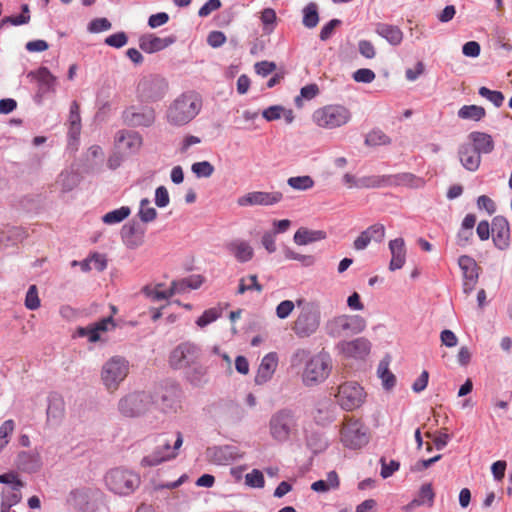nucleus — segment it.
<instances>
[{
  "label": "nucleus",
  "mask_w": 512,
  "mask_h": 512,
  "mask_svg": "<svg viewBox=\"0 0 512 512\" xmlns=\"http://www.w3.org/2000/svg\"><path fill=\"white\" fill-rule=\"evenodd\" d=\"M297 419L289 409H281L275 412L269 420V432L271 437L279 442H287L291 436L297 433Z\"/></svg>",
  "instance_id": "6e6552de"
},
{
  "label": "nucleus",
  "mask_w": 512,
  "mask_h": 512,
  "mask_svg": "<svg viewBox=\"0 0 512 512\" xmlns=\"http://www.w3.org/2000/svg\"><path fill=\"white\" fill-rule=\"evenodd\" d=\"M351 112L340 104H331L321 107L313 112V122L325 129H335L347 124L351 120Z\"/></svg>",
  "instance_id": "0eeeda50"
},
{
  "label": "nucleus",
  "mask_w": 512,
  "mask_h": 512,
  "mask_svg": "<svg viewBox=\"0 0 512 512\" xmlns=\"http://www.w3.org/2000/svg\"><path fill=\"white\" fill-rule=\"evenodd\" d=\"M380 464H381L380 475L383 479H387V478L391 477L400 468V463L398 461L390 460V462L387 463L384 457H382L380 459Z\"/></svg>",
  "instance_id": "4d7b16f0"
},
{
  "label": "nucleus",
  "mask_w": 512,
  "mask_h": 512,
  "mask_svg": "<svg viewBox=\"0 0 512 512\" xmlns=\"http://www.w3.org/2000/svg\"><path fill=\"white\" fill-rule=\"evenodd\" d=\"M337 347L346 358L362 360L369 355L371 342L365 337H359L349 341H341Z\"/></svg>",
  "instance_id": "aec40b11"
},
{
  "label": "nucleus",
  "mask_w": 512,
  "mask_h": 512,
  "mask_svg": "<svg viewBox=\"0 0 512 512\" xmlns=\"http://www.w3.org/2000/svg\"><path fill=\"white\" fill-rule=\"evenodd\" d=\"M129 372V363L120 356H114L109 359L102 367L101 379L105 388L114 392L118 389L121 382L127 377Z\"/></svg>",
  "instance_id": "1a4fd4ad"
},
{
  "label": "nucleus",
  "mask_w": 512,
  "mask_h": 512,
  "mask_svg": "<svg viewBox=\"0 0 512 512\" xmlns=\"http://www.w3.org/2000/svg\"><path fill=\"white\" fill-rule=\"evenodd\" d=\"M185 378L195 387H201L207 382V370L198 360L195 364L184 369Z\"/></svg>",
  "instance_id": "473e14b6"
},
{
  "label": "nucleus",
  "mask_w": 512,
  "mask_h": 512,
  "mask_svg": "<svg viewBox=\"0 0 512 512\" xmlns=\"http://www.w3.org/2000/svg\"><path fill=\"white\" fill-rule=\"evenodd\" d=\"M113 325L112 316L103 318L99 322L91 324L87 327H79L76 330V336L87 337L89 342H96L100 338V332L107 331L108 326Z\"/></svg>",
  "instance_id": "c756f323"
},
{
  "label": "nucleus",
  "mask_w": 512,
  "mask_h": 512,
  "mask_svg": "<svg viewBox=\"0 0 512 512\" xmlns=\"http://www.w3.org/2000/svg\"><path fill=\"white\" fill-rule=\"evenodd\" d=\"M198 178H208L214 173V166L209 161L195 162L191 167Z\"/></svg>",
  "instance_id": "8fccbe9b"
},
{
  "label": "nucleus",
  "mask_w": 512,
  "mask_h": 512,
  "mask_svg": "<svg viewBox=\"0 0 512 512\" xmlns=\"http://www.w3.org/2000/svg\"><path fill=\"white\" fill-rule=\"evenodd\" d=\"M375 32L392 46H399L404 37L403 31L398 26L382 22L376 24Z\"/></svg>",
  "instance_id": "7c9ffc66"
},
{
  "label": "nucleus",
  "mask_w": 512,
  "mask_h": 512,
  "mask_svg": "<svg viewBox=\"0 0 512 512\" xmlns=\"http://www.w3.org/2000/svg\"><path fill=\"white\" fill-rule=\"evenodd\" d=\"M25 307L29 310H36L40 307V299L36 285H31L26 293Z\"/></svg>",
  "instance_id": "6e6d98bb"
},
{
  "label": "nucleus",
  "mask_w": 512,
  "mask_h": 512,
  "mask_svg": "<svg viewBox=\"0 0 512 512\" xmlns=\"http://www.w3.org/2000/svg\"><path fill=\"white\" fill-rule=\"evenodd\" d=\"M161 286L162 285H158L157 287L146 286L143 288V293L154 301H160L170 298L172 296L170 289L161 290Z\"/></svg>",
  "instance_id": "603ef678"
},
{
  "label": "nucleus",
  "mask_w": 512,
  "mask_h": 512,
  "mask_svg": "<svg viewBox=\"0 0 512 512\" xmlns=\"http://www.w3.org/2000/svg\"><path fill=\"white\" fill-rule=\"evenodd\" d=\"M458 264L462 271L463 279L478 280V265L472 257L462 255L458 259Z\"/></svg>",
  "instance_id": "c9c22d12"
},
{
  "label": "nucleus",
  "mask_w": 512,
  "mask_h": 512,
  "mask_svg": "<svg viewBox=\"0 0 512 512\" xmlns=\"http://www.w3.org/2000/svg\"><path fill=\"white\" fill-rule=\"evenodd\" d=\"M336 398L342 409L353 411L364 403L366 392L357 382H345L339 386Z\"/></svg>",
  "instance_id": "4468645a"
},
{
  "label": "nucleus",
  "mask_w": 512,
  "mask_h": 512,
  "mask_svg": "<svg viewBox=\"0 0 512 512\" xmlns=\"http://www.w3.org/2000/svg\"><path fill=\"white\" fill-rule=\"evenodd\" d=\"M302 364L305 365L302 382L306 387H314L323 383L329 377L333 367L329 353L321 351L311 356L309 350L299 348L291 355L290 365L292 368H297Z\"/></svg>",
  "instance_id": "f257e3e1"
},
{
  "label": "nucleus",
  "mask_w": 512,
  "mask_h": 512,
  "mask_svg": "<svg viewBox=\"0 0 512 512\" xmlns=\"http://www.w3.org/2000/svg\"><path fill=\"white\" fill-rule=\"evenodd\" d=\"M146 441L154 446L140 461L141 467H155L174 460L179 455L183 445V435L180 431L159 433L149 436Z\"/></svg>",
  "instance_id": "f03ea898"
},
{
  "label": "nucleus",
  "mask_w": 512,
  "mask_h": 512,
  "mask_svg": "<svg viewBox=\"0 0 512 512\" xmlns=\"http://www.w3.org/2000/svg\"><path fill=\"white\" fill-rule=\"evenodd\" d=\"M152 404L153 399L149 393L132 392L119 400L118 410L125 417H139L147 412Z\"/></svg>",
  "instance_id": "9b49d317"
},
{
  "label": "nucleus",
  "mask_w": 512,
  "mask_h": 512,
  "mask_svg": "<svg viewBox=\"0 0 512 512\" xmlns=\"http://www.w3.org/2000/svg\"><path fill=\"white\" fill-rule=\"evenodd\" d=\"M138 215L140 220L144 223H149L156 219L157 211L150 205V200L148 198H143L140 201Z\"/></svg>",
  "instance_id": "a18cd8bd"
},
{
  "label": "nucleus",
  "mask_w": 512,
  "mask_h": 512,
  "mask_svg": "<svg viewBox=\"0 0 512 512\" xmlns=\"http://www.w3.org/2000/svg\"><path fill=\"white\" fill-rule=\"evenodd\" d=\"M295 304L291 300H284L276 307V315L279 319H286L293 311Z\"/></svg>",
  "instance_id": "338daca9"
},
{
  "label": "nucleus",
  "mask_w": 512,
  "mask_h": 512,
  "mask_svg": "<svg viewBox=\"0 0 512 512\" xmlns=\"http://www.w3.org/2000/svg\"><path fill=\"white\" fill-rule=\"evenodd\" d=\"M477 207L480 210H485L489 215L494 214L496 211L494 201L486 195H481L477 198Z\"/></svg>",
  "instance_id": "774afa93"
},
{
  "label": "nucleus",
  "mask_w": 512,
  "mask_h": 512,
  "mask_svg": "<svg viewBox=\"0 0 512 512\" xmlns=\"http://www.w3.org/2000/svg\"><path fill=\"white\" fill-rule=\"evenodd\" d=\"M485 115V109L477 105H464L458 110V117L461 119L480 121Z\"/></svg>",
  "instance_id": "4c0bfd02"
},
{
  "label": "nucleus",
  "mask_w": 512,
  "mask_h": 512,
  "mask_svg": "<svg viewBox=\"0 0 512 512\" xmlns=\"http://www.w3.org/2000/svg\"><path fill=\"white\" fill-rule=\"evenodd\" d=\"M287 184L294 190L307 191L314 187V180L309 175L289 177Z\"/></svg>",
  "instance_id": "79ce46f5"
},
{
  "label": "nucleus",
  "mask_w": 512,
  "mask_h": 512,
  "mask_svg": "<svg viewBox=\"0 0 512 512\" xmlns=\"http://www.w3.org/2000/svg\"><path fill=\"white\" fill-rule=\"evenodd\" d=\"M492 238L494 245L500 249L505 250L510 242V226L508 220L503 216H496L491 224Z\"/></svg>",
  "instance_id": "412c9836"
},
{
  "label": "nucleus",
  "mask_w": 512,
  "mask_h": 512,
  "mask_svg": "<svg viewBox=\"0 0 512 512\" xmlns=\"http://www.w3.org/2000/svg\"><path fill=\"white\" fill-rule=\"evenodd\" d=\"M389 250L391 252V260L389 269L391 271L401 269L406 262V248L403 238H396L389 242Z\"/></svg>",
  "instance_id": "c85d7f7f"
},
{
  "label": "nucleus",
  "mask_w": 512,
  "mask_h": 512,
  "mask_svg": "<svg viewBox=\"0 0 512 512\" xmlns=\"http://www.w3.org/2000/svg\"><path fill=\"white\" fill-rule=\"evenodd\" d=\"M111 23L107 18H96L92 20L88 25V30L91 33H99L102 31L109 30Z\"/></svg>",
  "instance_id": "0e129e2a"
},
{
  "label": "nucleus",
  "mask_w": 512,
  "mask_h": 512,
  "mask_svg": "<svg viewBox=\"0 0 512 512\" xmlns=\"http://www.w3.org/2000/svg\"><path fill=\"white\" fill-rule=\"evenodd\" d=\"M284 256L286 259L289 260H297L301 262L304 266H311L315 262L314 256L299 254L288 247L284 249Z\"/></svg>",
  "instance_id": "5fc2aeb1"
},
{
  "label": "nucleus",
  "mask_w": 512,
  "mask_h": 512,
  "mask_svg": "<svg viewBox=\"0 0 512 512\" xmlns=\"http://www.w3.org/2000/svg\"><path fill=\"white\" fill-rule=\"evenodd\" d=\"M283 106L281 105H273L264 109L262 112V116L266 121H275L282 117Z\"/></svg>",
  "instance_id": "69168bd1"
},
{
  "label": "nucleus",
  "mask_w": 512,
  "mask_h": 512,
  "mask_svg": "<svg viewBox=\"0 0 512 512\" xmlns=\"http://www.w3.org/2000/svg\"><path fill=\"white\" fill-rule=\"evenodd\" d=\"M176 41L175 36L158 37L154 34L143 35L139 39V47L145 53L152 54L164 50Z\"/></svg>",
  "instance_id": "bb28decb"
},
{
  "label": "nucleus",
  "mask_w": 512,
  "mask_h": 512,
  "mask_svg": "<svg viewBox=\"0 0 512 512\" xmlns=\"http://www.w3.org/2000/svg\"><path fill=\"white\" fill-rule=\"evenodd\" d=\"M47 403V424L51 426H58L65 415L64 399L58 393H51L47 398Z\"/></svg>",
  "instance_id": "b1692460"
},
{
  "label": "nucleus",
  "mask_w": 512,
  "mask_h": 512,
  "mask_svg": "<svg viewBox=\"0 0 512 512\" xmlns=\"http://www.w3.org/2000/svg\"><path fill=\"white\" fill-rule=\"evenodd\" d=\"M374 71L368 68H360L353 73V79L359 83H371L375 79Z\"/></svg>",
  "instance_id": "e2e57ef3"
},
{
  "label": "nucleus",
  "mask_w": 512,
  "mask_h": 512,
  "mask_svg": "<svg viewBox=\"0 0 512 512\" xmlns=\"http://www.w3.org/2000/svg\"><path fill=\"white\" fill-rule=\"evenodd\" d=\"M469 139L471 140V144L479 154H489L494 150V141L491 135L484 133L473 131L469 134Z\"/></svg>",
  "instance_id": "2f4dec72"
},
{
  "label": "nucleus",
  "mask_w": 512,
  "mask_h": 512,
  "mask_svg": "<svg viewBox=\"0 0 512 512\" xmlns=\"http://www.w3.org/2000/svg\"><path fill=\"white\" fill-rule=\"evenodd\" d=\"M207 458L216 465H229L242 458L243 453L235 445H222L209 447L206 451Z\"/></svg>",
  "instance_id": "6ab92c4d"
},
{
  "label": "nucleus",
  "mask_w": 512,
  "mask_h": 512,
  "mask_svg": "<svg viewBox=\"0 0 512 512\" xmlns=\"http://www.w3.org/2000/svg\"><path fill=\"white\" fill-rule=\"evenodd\" d=\"M391 143V139L380 129H373L370 131L365 138V144L367 146H380L388 145Z\"/></svg>",
  "instance_id": "c03bdc74"
},
{
  "label": "nucleus",
  "mask_w": 512,
  "mask_h": 512,
  "mask_svg": "<svg viewBox=\"0 0 512 512\" xmlns=\"http://www.w3.org/2000/svg\"><path fill=\"white\" fill-rule=\"evenodd\" d=\"M18 458L19 465L24 471L35 472L41 466V462L38 455L32 454L30 452H22L19 454Z\"/></svg>",
  "instance_id": "ea45409f"
},
{
  "label": "nucleus",
  "mask_w": 512,
  "mask_h": 512,
  "mask_svg": "<svg viewBox=\"0 0 512 512\" xmlns=\"http://www.w3.org/2000/svg\"><path fill=\"white\" fill-rule=\"evenodd\" d=\"M226 251L239 263H247L254 257V249L244 239H233L225 243Z\"/></svg>",
  "instance_id": "5701e85b"
},
{
  "label": "nucleus",
  "mask_w": 512,
  "mask_h": 512,
  "mask_svg": "<svg viewBox=\"0 0 512 512\" xmlns=\"http://www.w3.org/2000/svg\"><path fill=\"white\" fill-rule=\"evenodd\" d=\"M21 488H4L1 492V508H12L18 504L22 499Z\"/></svg>",
  "instance_id": "e433bc0d"
},
{
  "label": "nucleus",
  "mask_w": 512,
  "mask_h": 512,
  "mask_svg": "<svg viewBox=\"0 0 512 512\" xmlns=\"http://www.w3.org/2000/svg\"><path fill=\"white\" fill-rule=\"evenodd\" d=\"M32 74L38 83L36 100L40 103L43 97L56 91L57 78L46 67H40Z\"/></svg>",
  "instance_id": "4be33fe9"
},
{
  "label": "nucleus",
  "mask_w": 512,
  "mask_h": 512,
  "mask_svg": "<svg viewBox=\"0 0 512 512\" xmlns=\"http://www.w3.org/2000/svg\"><path fill=\"white\" fill-rule=\"evenodd\" d=\"M245 483L252 488H263L265 485L263 473L258 469H253L250 473L246 474Z\"/></svg>",
  "instance_id": "864d4df0"
},
{
  "label": "nucleus",
  "mask_w": 512,
  "mask_h": 512,
  "mask_svg": "<svg viewBox=\"0 0 512 512\" xmlns=\"http://www.w3.org/2000/svg\"><path fill=\"white\" fill-rule=\"evenodd\" d=\"M142 141L138 132L125 129L119 130L114 138L115 148L127 156L136 154L142 146Z\"/></svg>",
  "instance_id": "a211bd4d"
},
{
  "label": "nucleus",
  "mask_w": 512,
  "mask_h": 512,
  "mask_svg": "<svg viewBox=\"0 0 512 512\" xmlns=\"http://www.w3.org/2000/svg\"><path fill=\"white\" fill-rule=\"evenodd\" d=\"M478 94L491 102L497 108L502 106L505 99L504 94L501 91L490 90L485 86L479 88Z\"/></svg>",
  "instance_id": "49530a36"
},
{
  "label": "nucleus",
  "mask_w": 512,
  "mask_h": 512,
  "mask_svg": "<svg viewBox=\"0 0 512 512\" xmlns=\"http://www.w3.org/2000/svg\"><path fill=\"white\" fill-rule=\"evenodd\" d=\"M29 20H30L29 7L27 4H24V5H22V13L20 15L7 16V17L3 18L0 22V27H2L3 25H5L7 23H10L14 26H19V25L27 24L29 22Z\"/></svg>",
  "instance_id": "09e8293b"
},
{
  "label": "nucleus",
  "mask_w": 512,
  "mask_h": 512,
  "mask_svg": "<svg viewBox=\"0 0 512 512\" xmlns=\"http://www.w3.org/2000/svg\"><path fill=\"white\" fill-rule=\"evenodd\" d=\"M104 42L106 45H108L110 47L119 49L127 44L128 37L125 32L121 31V32H117V33L109 35L108 37H106Z\"/></svg>",
  "instance_id": "13d9d810"
},
{
  "label": "nucleus",
  "mask_w": 512,
  "mask_h": 512,
  "mask_svg": "<svg viewBox=\"0 0 512 512\" xmlns=\"http://www.w3.org/2000/svg\"><path fill=\"white\" fill-rule=\"evenodd\" d=\"M411 173H399L394 175H370L358 178L356 188L371 189L399 186L409 183L413 179Z\"/></svg>",
  "instance_id": "2eb2a0df"
},
{
  "label": "nucleus",
  "mask_w": 512,
  "mask_h": 512,
  "mask_svg": "<svg viewBox=\"0 0 512 512\" xmlns=\"http://www.w3.org/2000/svg\"><path fill=\"white\" fill-rule=\"evenodd\" d=\"M435 498V493L433 491L432 485L430 483L423 484L418 492L417 497L415 498V503L420 505L428 504L432 506Z\"/></svg>",
  "instance_id": "de8ad7c7"
},
{
  "label": "nucleus",
  "mask_w": 512,
  "mask_h": 512,
  "mask_svg": "<svg viewBox=\"0 0 512 512\" xmlns=\"http://www.w3.org/2000/svg\"><path fill=\"white\" fill-rule=\"evenodd\" d=\"M319 22L318 6L316 3L311 2L303 9L302 23L306 28L312 29L317 26Z\"/></svg>",
  "instance_id": "58836bf2"
},
{
  "label": "nucleus",
  "mask_w": 512,
  "mask_h": 512,
  "mask_svg": "<svg viewBox=\"0 0 512 512\" xmlns=\"http://www.w3.org/2000/svg\"><path fill=\"white\" fill-rule=\"evenodd\" d=\"M366 320L357 314H342L333 317L326 323V332L333 338L362 333L366 328Z\"/></svg>",
  "instance_id": "423d86ee"
},
{
  "label": "nucleus",
  "mask_w": 512,
  "mask_h": 512,
  "mask_svg": "<svg viewBox=\"0 0 512 512\" xmlns=\"http://www.w3.org/2000/svg\"><path fill=\"white\" fill-rule=\"evenodd\" d=\"M378 377L382 381V386L386 390H391L396 384L395 375L389 370L388 362L381 361L377 369Z\"/></svg>",
  "instance_id": "a19ab883"
},
{
  "label": "nucleus",
  "mask_w": 512,
  "mask_h": 512,
  "mask_svg": "<svg viewBox=\"0 0 512 512\" xmlns=\"http://www.w3.org/2000/svg\"><path fill=\"white\" fill-rule=\"evenodd\" d=\"M219 316H220L219 310H217L215 308L208 309V310L204 311L203 314L197 319L196 324L199 327L203 328V327L209 325L210 323L214 322L215 320H217Z\"/></svg>",
  "instance_id": "052dcab7"
},
{
  "label": "nucleus",
  "mask_w": 512,
  "mask_h": 512,
  "mask_svg": "<svg viewBox=\"0 0 512 512\" xmlns=\"http://www.w3.org/2000/svg\"><path fill=\"white\" fill-rule=\"evenodd\" d=\"M459 160L462 166L469 171H476L481 163V155L471 143L460 145L458 149Z\"/></svg>",
  "instance_id": "cd10ccee"
},
{
  "label": "nucleus",
  "mask_w": 512,
  "mask_h": 512,
  "mask_svg": "<svg viewBox=\"0 0 512 512\" xmlns=\"http://www.w3.org/2000/svg\"><path fill=\"white\" fill-rule=\"evenodd\" d=\"M282 199L283 194L279 191H252L238 197L237 204L240 207L272 206L281 202Z\"/></svg>",
  "instance_id": "f3484780"
},
{
  "label": "nucleus",
  "mask_w": 512,
  "mask_h": 512,
  "mask_svg": "<svg viewBox=\"0 0 512 512\" xmlns=\"http://www.w3.org/2000/svg\"><path fill=\"white\" fill-rule=\"evenodd\" d=\"M341 442L349 449H360L369 442L367 428L358 419H347L341 429Z\"/></svg>",
  "instance_id": "f8f14e48"
},
{
  "label": "nucleus",
  "mask_w": 512,
  "mask_h": 512,
  "mask_svg": "<svg viewBox=\"0 0 512 512\" xmlns=\"http://www.w3.org/2000/svg\"><path fill=\"white\" fill-rule=\"evenodd\" d=\"M278 366V355L276 352L266 354L258 367L254 378L256 385H263L270 381Z\"/></svg>",
  "instance_id": "393cba45"
},
{
  "label": "nucleus",
  "mask_w": 512,
  "mask_h": 512,
  "mask_svg": "<svg viewBox=\"0 0 512 512\" xmlns=\"http://www.w3.org/2000/svg\"><path fill=\"white\" fill-rule=\"evenodd\" d=\"M168 90L167 81L159 75H148L140 79L137 96L141 102L153 103L162 100Z\"/></svg>",
  "instance_id": "9d476101"
},
{
  "label": "nucleus",
  "mask_w": 512,
  "mask_h": 512,
  "mask_svg": "<svg viewBox=\"0 0 512 512\" xmlns=\"http://www.w3.org/2000/svg\"><path fill=\"white\" fill-rule=\"evenodd\" d=\"M122 117L130 127H150L155 122L156 114L152 107L130 106L123 111Z\"/></svg>",
  "instance_id": "dca6fc26"
},
{
  "label": "nucleus",
  "mask_w": 512,
  "mask_h": 512,
  "mask_svg": "<svg viewBox=\"0 0 512 512\" xmlns=\"http://www.w3.org/2000/svg\"><path fill=\"white\" fill-rule=\"evenodd\" d=\"M319 93L318 86L316 84H309L301 88L300 95L296 96L294 102L297 107L302 106V99L311 100Z\"/></svg>",
  "instance_id": "3c124183"
},
{
  "label": "nucleus",
  "mask_w": 512,
  "mask_h": 512,
  "mask_svg": "<svg viewBox=\"0 0 512 512\" xmlns=\"http://www.w3.org/2000/svg\"><path fill=\"white\" fill-rule=\"evenodd\" d=\"M104 481L109 491L120 497H127L140 487L141 477L133 470L119 467L109 470Z\"/></svg>",
  "instance_id": "20e7f679"
},
{
  "label": "nucleus",
  "mask_w": 512,
  "mask_h": 512,
  "mask_svg": "<svg viewBox=\"0 0 512 512\" xmlns=\"http://www.w3.org/2000/svg\"><path fill=\"white\" fill-rule=\"evenodd\" d=\"M201 357V349L192 342L177 345L170 353L169 363L173 369L184 370L195 364Z\"/></svg>",
  "instance_id": "ddd939ff"
},
{
  "label": "nucleus",
  "mask_w": 512,
  "mask_h": 512,
  "mask_svg": "<svg viewBox=\"0 0 512 512\" xmlns=\"http://www.w3.org/2000/svg\"><path fill=\"white\" fill-rule=\"evenodd\" d=\"M145 235V229L137 222H129L121 229V237L129 238L130 236Z\"/></svg>",
  "instance_id": "bf43d9fd"
},
{
  "label": "nucleus",
  "mask_w": 512,
  "mask_h": 512,
  "mask_svg": "<svg viewBox=\"0 0 512 512\" xmlns=\"http://www.w3.org/2000/svg\"><path fill=\"white\" fill-rule=\"evenodd\" d=\"M365 232L368 234L370 239L375 242H382L385 237V227L380 223L369 226Z\"/></svg>",
  "instance_id": "680f3d73"
},
{
  "label": "nucleus",
  "mask_w": 512,
  "mask_h": 512,
  "mask_svg": "<svg viewBox=\"0 0 512 512\" xmlns=\"http://www.w3.org/2000/svg\"><path fill=\"white\" fill-rule=\"evenodd\" d=\"M325 238V232L321 230L298 229L294 234V242L297 245H307Z\"/></svg>",
  "instance_id": "f704fd0d"
},
{
  "label": "nucleus",
  "mask_w": 512,
  "mask_h": 512,
  "mask_svg": "<svg viewBox=\"0 0 512 512\" xmlns=\"http://www.w3.org/2000/svg\"><path fill=\"white\" fill-rule=\"evenodd\" d=\"M201 109V96L194 91L184 92L169 105L166 111V119L172 126H184L191 122L200 113Z\"/></svg>",
  "instance_id": "7ed1b4c3"
},
{
  "label": "nucleus",
  "mask_w": 512,
  "mask_h": 512,
  "mask_svg": "<svg viewBox=\"0 0 512 512\" xmlns=\"http://www.w3.org/2000/svg\"><path fill=\"white\" fill-rule=\"evenodd\" d=\"M296 305L301 310L292 329L300 338L309 337L317 331L320 325L321 313L319 306L314 302H306L304 299L297 300Z\"/></svg>",
  "instance_id": "39448f33"
},
{
  "label": "nucleus",
  "mask_w": 512,
  "mask_h": 512,
  "mask_svg": "<svg viewBox=\"0 0 512 512\" xmlns=\"http://www.w3.org/2000/svg\"><path fill=\"white\" fill-rule=\"evenodd\" d=\"M80 182V176L75 171L64 170L62 171L57 180L56 185H58L63 193H67L72 191Z\"/></svg>",
  "instance_id": "72a5a7b5"
},
{
  "label": "nucleus",
  "mask_w": 512,
  "mask_h": 512,
  "mask_svg": "<svg viewBox=\"0 0 512 512\" xmlns=\"http://www.w3.org/2000/svg\"><path fill=\"white\" fill-rule=\"evenodd\" d=\"M131 213V210L128 206H122L118 209L112 210L108 213H106L102 217V221L105 224L108 225H114L117 223L122 222L124 219H126Z\"/></svg>",
  "instance_id": "37998d69"
},
{
  "label": "nucleus",
  "mask_w": 512,
  "mask_h": 512,
  "mask_svg": "<svg viewBox=\"0 0 512 512\" xmlns=\"http://www.w3.org/2000/svg\"><path fill=\"white\" fill-rule=\"evenodd\" d=\"M182 391L176 384L167 386L161 393L159 407L164 413H175L180 407Z\"/></svg>",
  "instance_id": "a878e982"
}]
</instances>
